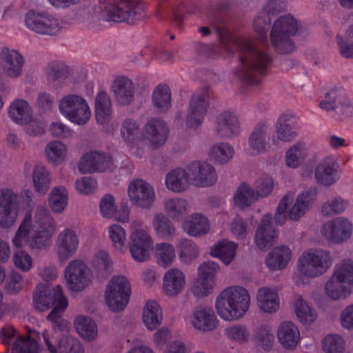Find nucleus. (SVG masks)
<instances>
[{
  "label": "nucleus",
  "instance_id": "1",
  "mask_svg": "<svg viewBox=\"0 0 353 353\" xmlns=\"http://www.w3.org/2000/svg\"><path fill=\"white\" fill-rule=\"evenodd\" d=\"M56 230V222L49 210L39 205L36 208L34 217L30 212L26 213L12 243L17 248L26 244L32 251H43L51 245L52 237Z\"/></svg>",
  "mask_w": 353,
  "mask_h": 353
},
{
  "label": "nucleus",
  "instance_id": "2",
  "mask_svg": "<svg viewBox=\"0 0 353 353\" xmlns=\"http://www.w3.org/2000/svg\"><path fill=\"white\" fill-rule=\"evenodd\" d=\"M235 46L239 64L234 74L248 85H258L272 63V57L266 49L256 41L248 39H238Z\"/></svg>",
  "mask_w": 353,
  "mask_h": 353
},
{
  "label": "nucleus",
  "instance_id": "3",
  "mask_svg": "<svg viewBox=\"0 0 353 353\" xmlns=\"http://www.w3.org/2000/svg\"><path fill=\"white\" fill-rule=\"evenodd\" d=\"M250 305L249 292L239 285L226 288L219 293L215 301L218 315L228 321L242 318L248 311Z\"/></svg>",
  "mask_w": 353,
  "mask_h": 353
},
{
  "label": "nucleus",
  "instance_id": "4",
  "mask_svg": "<svg viewBox=\"0 0 353 353\" xmlns=\"http://www.w3.org/2000/svg\"><path fill=\"white\" fill-rule=\"evenodd\" d=\"M101 17L106 21L133 24L144 17V5L140 0H98Z\"/></svg>",
  "mask_w": 353,
  "mask_h": 353
},
{
  "label": "nucleus",
  "instance_id": "5",
  "mask_svg": "<svg viewBox=\"0 0 353 353\" xmlns=\"http://www.w3.org/2000/svg\"><path fill=\"white\" fill-rule=\"evenodd\" d=\"M301 28V23L291 14H284L274 21L270 32V41L279 54L291 53L295 48L292 37Z\"/></svg>",
  "mask_w": 353,
  "mask_h": 353
},
{
  "label": "nucleus",
  "instance_id": "6",
  "mask_svg": "<svg viewBox=\"0 0 353 353\" xmlns=\"http://www.w3.org/2000/svg\"><path fill=\"white\" fill-rule=\"evenodd\" d=\"M333 257L330 251L311 248L304 251L297 261L299 273L307 279H315L325 274L332 266Z\"/></svg>",
  "mask_w": 353,
  "mask_h": 353
},
{
  "label": "nucleus",
  "instance_id": "7",
  "mask_svg": "<svg viewBox=\"0 0 353 353\" xmlns=\"http://www.w3.org/2000/svg\"><path fill=\"white\" fill-rule=\"evenodd\" d=\"M58 108L61 115L79 125H85L91 117V110L86 99L79 94H68L62 97Z\"/></svg>",
  "mask_w": 353,
  "mask_h": 353
},
{
  "label": "nucleus",
  "instance_id": "8",
  "mask_svg": "<svg viewBox=\"0 0 353 353\" xmlns=\"http://www.w3.org/2000/svg\"><path fill=\"white\" fill-rule=\"evenodd\" d=\"M129 249L133 259L137 262H144L150 259L153 240L148 232L142 229L143 223L133 220L130 223Z\"/></svg>",
  "mask_w": 353,
  "mask_h": 353
},
{
  "label": "nucleus",
  "instance_id": "9",
  "mask_svg": "<svg viewBox=\"0 0 353 353\" xmlns=\"http://www.w3.org/2000/svg\"><path fill=\"white\" fill-rule=\"evenodd\" d=\"M130 292V285L127 278L122 275L114 276L107 284L105 291V303L112 311H121L129 301Z\"/></svg>",
  "mask_w": 353,
  "mask_h": 353
},
{
  "label": "nucleus",
  "instance_id": "10",
  "mask_svg": "<svg viewBox=\"0 0 353 353\" xmlns=\"http://www.w3.org/2000/svg\"><path fill=\"white\" fill-rule=\"evenodd\" d=\"M42 339L46 350L50 353H84V349L79 341L57 330L52 334L47 331L42 332Z\"/></svg>",
  "mask_w": 353,
  "mask_h": 353
},
{
  "label": "nucleus",
  "instance_id": "11",
  "mask_svg": "<svg viewBox=\"0 0 353 353\" xmlns=\"http://www.w3.org/2000/svg\"><path fill=\"white\" fill-rule=\"evenodd\" d=\"M33 303L34 308L39 312L46 311L57 304V308H67L68 306L67 298L59 285L52 289L46 285H38L34 293Z\"/></svg>",
  "mask_w": 353,
  "mask_h": 353
},
{
  "label": "nucleus",
  "instance_id": "12",
  "mask_svg": "<svg viewBox=\"0 0 353 353\" xmlns=\"http://www.w3.org/2000/svg\"><path fill=\"white\" fill-rule=\"evenodd\" d=\"M26 26L40 34L55 35L62 28L61 23L53 15L42 11L29 10L25 16Z\"/></svg>",
  "mask_w": 353,
  "mask_h": 353
},
{
  "label": "nucleus",
  "instance_id": "13",
  "mask_svg": "<svg viewBox=\"0 0 353 353\" xmlns=\"http://www.w3.org/2000/svg\"><path fill=\"white\" fill-rule=\"evenodd\" d=\"M68 288L73 292H81L92 282V274L87 265L79 259L71 261L65 269Z\"/></svg>",
  "mask_w": 353,
  "mask_h": 353
},
{
  "label": "nucleus",
  "instance_id": "14",
  "mask_svg": "<svg viewBox=\"0 0 353 353\" xmlns=\"http://www.w3.org/2000/svg\"><path fill=\"white\" fill-rule=\"evenodd\" d=\"M128 195L132 205L141 209L151 208L156 198L153 187L140 179L130 182Z\"/></svg>",
  "mask_w": 353,
  "mask_h": 353
},
{
  "label": "nucleus",
  "instance_id": "15",
  "mask_svg": "<svg viewBox=\"0 0 353 353\" xmlns=\"http://www.w3.org/2000/svg\"><path fill=\"white\" fill-rule=\"evenodd\" d=\"M192 185L206 188L214 185L218 175L214 167L207 161H194L187 165Z\"/></svg>",
  "mask_w": 353,
  "mask_h": 353
},
{
  "label": "nucleus",
  "instance_id": "16",
  "mask_svg": "<svg viewBox=\"0 0 353 353\" xmlns=\"http://www.w3.org/2000/svg\"><path fill=\"white\" fill-rule=\"evenodd\" d=\"M3 343L12 345V353H37V342L29 336L19 334L12 325H7L0 331Z\"/></svg>",
  "mask_w": 353,
  "mask_h": 353
},
{
  "label": "nucleus",
  "instance_id": "17",
  "mask_svg": "<svg viewBox=\"0 0 353 353\" xmlns=\"http://www.w3.org/2000/svg\"><path fill=\"white\" fill-rule=\"evenodd\" d=\"M17 195L10 188L0 189V228H9L18 216Z\"/></svg>",
  "mask_w": 353,
  "mask_h": 353
},
{
  "label": "nucleus",
  "instance_id": "18",
  "mask_svg": "<svg viewBox=\"0 0 353 353\" xmlns=\"http://www.w3.org/2000/svg\"><path fill=\"white\" fill-rule=\"evenodd\" d=\"M352 223L345 217H337L325 223L321 234L328 241L341 243L349 239L352 234Z\"/></svg>",
  "mask_w": 353,
  "mask_h": 353
},
{
  "label": "nucleus",
  "instance_id": "19",
  "mask_svg": "<svg viewBox=\"0 0 353 353\" xmlns=\"http://www.w3.org/2000/svg\"><path fill=\"white\" fill-rule=\"evenodd\" d=\"M319 107L327 112H335L338 114L349 117L353 112L350 100L337 88L327 91L319 102Z\"/></svg>",
  "mask_w": 353,
  "mask_h": 353
},
{
  "label": "nucleus",
  "instance_id": "20",
  "mask_svg": "<svg viewBox=\"0 0 353 353\" xmlns=\"http://www.w3.org/2000/svg\"><path fill=\"white\" fill-rule=\"evenodd\" d=\"M142 134L152 148L158 149L165 143L169 134V128L163 119L150 118L143 125Z\"/></svg>",
  "mask_w": 353,
  "mask_h": 353
},
{
  "label": "nucleus",
  "instance_id": "21",
  "mask_svg": "<svg viewBox=\"0 0 353 353\" xmlns=\"http://www.w3.org/2000/svg\"><path fill=\"white\" fill-rule=\"evenodd\" d=\"M79 245V237L76 232L67 228L58 234L54 250L59 260L65 262L77 252Z\"/></svg>",
  "mask_w": 353,
  "mask_h": 353
},
{
  "label": "nucleus",
  "instance_id": "22",
  "mask_svg": "<svg viewBox=\"0 0 353 353\" xmlns=\"http://www.w3.org/2000/svg\"><path fill=\"white\" fill-rule=\"evenodd\" d=\"M25 63L23 57L17 50L3 48L0 52V68L10 78H17L22 74Z\"/></svg>",
  "mask_w": 353,
  "mask_h": 353
},
{
  "label": "nucleus",
  "instance_id": "23",
  "mask_svg": "<svg viewBox=\"0 0 353 353\" xmlns=\"http://www.w3.org/2000/svg\"><path fill=\"white\" fill-rule=\"evenodd\" d=\"M208 107V95L205 92L194 93L190 98L186 125L195 128L201 124Z\"/></svg>",
  "mask_w": 353,
  "mask_h": 353
},
{
  "label": "nucleus",
  "instance_id": "24",
  "mask_svg": "<svg viewBox=\"0 0 353 353\" xmlns=\"http://www.w3.org/2000/svg\"><path fill=\"white\" fill-rule=\"evenodd\" d=\"M112 163L110 155L99 151H92L82 156L78 169L81 173L105 171Z\"/></svg>",
  "mask_w": 353,
  "mask_h": 353
},
{
  "label": "nucleus",
  "instance_id": "25",
  "mask_svg": "<svg viewBox=\"0 0 353 353\" xmlns=\"http://www.w3.org/2000/svg\"><path fill=\"white\" fill-rule=\"evenodd\" d=\"M241 131V125L237 116L231 111H224L216 117L214 132L221 139H232Z\"/></svg>",
  "mask_w": 353,
  "mask_h": 353
},
{
  "label": "nucleus",
  "instance_id": "26",
  "mask_svg": "<svg viewBox=\"0 0 353 353\" xmlns=\"http://www.w3.org/2000/svg\"><path fill=\"white\" fill-rule=\"evenodd\" d=\"M190 322L193 327L202 332H211L215 330L219 321L211 307L198 306L190 316Z\"/></svg>",
  "mask_w": 353,
  "mask_h": 353
},
{
  "label": "nucleus",
  "instance_id": "27",
  "mask_svg": "<svg viewBox=\"0 0 353 353\" xmlns=\"http://www.w3.org/2000/svg\"><path fill=\"white\" fill-rule=\"evenodd\" d=\"M339 163L335 157L330 155L322 159L316 165L314 177L317 183L326 186L333 185L338 180Z\"/></svg>",
  "mask_w": 353,
  "mask_h": 353
},
{
  "label": "nucleus",
  "instance_id": "28",
  "mask_svg": "<svg viewBox=\"0 0 353 353\" xmlns=\"http://www.w3.org/2000/svg\"><path fill=\"white\" fill-rule=\"evenodd\" d=\"M272 219V215L270 214L263 215L256 230L254 242L261 250H266L272 246L277 236V231L271 222Z\"/></svg>",
  "mask_w": 353,
  "mask_h": 353
},
{
  "label": "nucleus",
  "instance_id": "29",
  "mask_svg": "<svg viewBox=\"0 0 353 353\" xmlns=\"http://www.w3.org/2000/svg\"><path fill=\"white\" fill-rule=\"evenodd\" d=\"M186 284L185 275L179 268H171L166 271L163 279V288L165 294L175 297L181 294Z\"/></svg>",
  "mask_w": 353,
  "mask_h": 353
},
{
  "label": "nucleus",
  "instance_id": "30",
  "mask_svg": "<svg viewBox=\"0 0 353 353\" xmlns=\"http://www.w3.org/2000/svg\"><path fill=\"white\" fill-rule=\"evenodd\" d=\"M316 191L309 188L299 194L290 208L288 210V217L292 221H298L312 205Z\"/></svg>",
  "mask_w": 353,
  "mask_h": 353
},
{
  "label": "nucleus",
  "instance_id": "31",
  "mask_svg": "<svg viewBox=\"0 0 353 353\" xmlns=\"http://www.w3.org/2000/svg\"><path fill=\"white\" fill-rule=\"evenodd\" d=\"M296 119L291 114H282L278 119L276 125V137L273 143L276 145L278 141L290 142L298 135Z\"/></svg>",
  "mask_w": 353,
  "mask_h": 353
},
{
  "label": "nucleus",
  "instance_id": "32",
  "mask_svg": "<svg viewBox=\"0 0 353 353\" xmlns=\"http://www.w3.org/2000/svg\"><path fill=\"white\" fill-rule=\"evenodd\" d=\"M111 90L116 101L122 105H128L134 100L135 86L126 77L117 78L111 85Z\"/></svg>",
  "mask_w": 353,
  "mask_h": 353
},
{
  "label": "nucleus",
  "instance_id": "33",
  "mask_svg": "<svg viewBox=\"0 0 353 353\" xmlns=\"http://www.w3.org/2000/svg\"><path fill=\"white\" fill-rule=\"evenodd\" d=\"M270 134L266 125H256L248 138V145L254 154H263L270 148Z\"/></svg>",
  "mask_w": 353,
  "mask_h": 353
},
{
  "label": "nucleus",
  "instance_id": "34",
  "mask_svg": "<svg viewBox=\"0 0 353 353\" xmlns=\"http://www.w3.org/2000/svg\"><path fill=\"white\" fill-rule=\"evenodd\" d=\"M165 185L170 190L181 193L188 189L192 184L187 165L185 168H177L166 174Z\"/></svg>",
  "mask_w": 353,
  "mask_h": 353
},
{
  "label": "nucleus",
  "instance_id": "35",
  "mask_svg": "<svg viewBox=\"0 0 353 353\" xmlns=\"http://www.w3.org/2000/svg\"><path fill=\"white\" fill-rule=\"evenodd\" d=\"M280 344L285 349L296 347L300 340V332L297 326L291 321L281 322L276 331Z\"/></svg>",
  "mask_w": 353,
  "mask_h": 353
},
{
  "label": "nucleus",
  "instance_id": "36",
  "mask_svg": "<svg viewBox=\"0 0 353 353\" xmlns=\"http://www.w3.org/2000/svg\"><path fill=\"white\" fill-rule=\"evenodd\" d=\"M292 251L286 245L275 247L265 259V265L273 271L283 270L292 259Z\"/></svg>",
  "mask_w": 353,
  "mask_h": 353
},
{
  "label": "nucleus",
  "instance_id": "37",
  "mask_svg": "<svg viewBox=\"0 0 353 353\" xmlns=\"http://www.w3.org/2000/svg\"><path fill=\"white\" fill-rule=\"evenodd\" d=\"M256 300L259 308L265 313H274L280 306L277 292L270 288H260L257 291Z\"/></svg>",
  "mask_w": 353,
  "mask_h": 353
},
{
  "label": "nucleus",
  "instance_id": "38",
  "mask_svg": "<svg viewBox=\"0 0 353 353\" xmlns=\"http://www.w3.org/2000/svg\"><path fill=\"white\" fill-rule=\"evenodd\" d=\"M8 117L17 124L27 125L32 119V110L26 100L17 99L10 103Z\"/></svg>",
  "mask_w": 353,
  "mask_h": 353
},
{
  "label": "nucleus",
  "instance_id": "39",
  "mask_svg": "<svg viewBox=\"0 0 353 353\" xmlns=\"http://www.w3.org/2000/svg\"><path fill=\"white\" fill-rule=\"evenodd\" d=\"M95 117L101 125L110 123L112 117V102L109 94L104 90H100L95 97Z\"/></svg>",
  "mask_w": 353,
  "mask_h": 353
},
{
  "label": "nucleus",
  "instance_id": "40",
  "mask_svg": "<svg viewBox=\"0 0 353 353\" xmlns=\"http://www.w3.org/2000/svg\"><path fill=\"white\" fill-rule=\"evenodd\" d=\"M152 105L159 112H166L172 107V92L166 84L155 87L151 96Z\"/></svg>",
  "mask_w": 353,
  "mask_h": 353
},
{
  "label": "nucleus",
  "instance_id": "41",
  "mask_svg": "<svg viewBox=\"0 0 353 353\" xmlns=\"http://www.w3.org/2000/svg\"><path fill=\"white\" fill-rule=\"evenodd\" d=\"M152 228L156 235L165 240H170L176 234V229L169 217L159 213L152 219Z\"/></svg>",
  "mask_w": 353,
  "mask_h": 353
},
{
  "label": "nucleus",
  "instance_id": "42",
  "mask_svg": "<svg viewBox=\"0 0 353 353\" xmlns=\"http://www.w3.org/2000/svg\"><path fill=\"white\" fill-rule=\"evenodd\" d=\"M238 244L223 239L210 248V254L220 259L225 265H229L234 259Z\"/></svg>",
  "mask_w": 353,
  "mask_h": 353
},
{
  "label": "nucleus",
  "instance_id": "43",
  "mask_svg": "<svg viewBox=\"0 0 353 353\" xmlns=\"http://www.w3.org/2000/svg\"><path fill=\"white\" fill-rule=\"evenodd\" d=\"M183 227L186 233L192 236L205 235L210 228L208 219L200 213L192 214L185 221Z\"/></svg>",
  "mask_w": 353,
  "mask_h": 353
},
{
  "label": "nucleus",
  "instance_id": "44",
  "mask_svg": "<svg viewBox=\"0 0 353 353\" xmlns=\"http://www.w3.org/2000/svg\"><path fill=\"white\" fill-rule=\"evenodd\" d=\"M234 152V148L232 145L219 142L211 146L208 152V158L216 164L225 165L232 160Z\"/></svg>",
  "mask_w": 353,
  "mask_h": 353
},
{
  "label": "nucleus",
  "instance_id": "45",
  "mask_svg": "<svg viewBox=\"0 0 353 353\" xmlns=\"http://www.w3.org/2000/svg\"><path fill=\"white\" fill-rule=\"evenodd\" d=\"M142 319L148 330L157 328L163 320L162 310L159 303L154 301H148L143 308Z\"/></svg>",
  "mask_w": 353,
  "mask_h": 353
},
{
  "label": "nucleus",
  "instance_id": "46",
  "mask_svg": "<svg viewBox=\"0 0 353 353\" xmlns=\"http://www.w3.org/2000/svg\"><path fill=\"white\" fill-rule=\"evenodd\" d=\"M165 211L170 218L181 221L190 209L189 202L183 198H169L164 202Z\"/></svg>",
  "mask_w": 353,
  "mask_h": 353
},
{
  "label": "nucleus",
  "instance_id": "47",
  "mask_svg": "<svg viewBox=\"0 0 353 353\" xmlns=\"http://www.w3.org/2000/svg\"><path fill=\"white\" fill-rule=\"evenodd\" d=\"M32 182L35 190L45 194L50 187L51 179L48 169L41 164H36L32 169Z\"/></svg>",
  "mask_w": 353,
  "mask_h": 353
},
{
  "label": "nucleus",
  "instance_id": "48",
  "mask_svg": "<svg viewBox=\"0 0 353 353\" xmlns=\"http://www.w3.org/2000/svg\"><path fill=\"white\" fill-rule=\"evenodd\" d=\"M258 199L254 189L245 182L240 184L234 194L235 205L241 209L250 206Z\"/></svg>",
  "mask_w": 353,
  "mask_h": 353
},
{
  "label": "nucleus",
  "instance_id": "49",
  "mask_svg": "<svg viewBox=\"0 0 353 353\" xmlns=\"http://www.w3.org/2000/svg\"><path fill=\"white\" fill-rule=\"evenodd\" d=\"M74 326L78 334L85 340L92 341L98 334L96 323L90 318L79 316L74 320Z\"/></svg>",
  "mask_w": 353,
  "mask_h": 353
},
{
  "label": "nucleus",
  "instance_id": "50",
  "mask_svg": "<svg viewBox=\"0 0 353 353\" xmlns=\"http://www.w3.org/2000/svg\"><path fill=\"white\" fill-rule=\"evenodd\" d=\"M308 155L307 149L303 142H297L285 153V165L290 168H298Z\"/></svg>",
  "mask_w": 353,
  "mask_h": 353
},
{
  "label": "nucleus",
  "instance_id": "51",
  "mask_svg": "<svg viewBox=\"0 0 353 353\" xmlns=\"http://www.w3.org/2000/svg\"><path fill=\"white\" fill-rule=\"evenodd\" d=\"M67 146L59 141H51L45 148V155L48 162L59 165L67 157Z\"/></svg>",
  "mask_w": 353,
  "mask_h": 353
},
{
  "label": "nucleus",
  "instance_id": "52",
  "mask_svg": "<svg viewBox=\"0 0 353 353\" xmlns=\"http://www.w3.org/2000/svg\"><path fill=\"white\" fill-rule=\"evenodd\" d=\"M294 309L297 319L303 324L312 323L316 318V310L301 296L295 298Z\"/></svg>",
  "mask_w": 353,
  "mask_h": 353
},
{
  "label": "nucleus",
  "instance_id": "53",
  "mask_svg": "<svg viewBox=\"0 0 353 353\" xmlns=\"http://www.w3.org/2000/svg\"><path fill=\"white\" fill-rule=\"evenodd\" d=\"M112 261L108 254L105 251L98 252L94 256L92 268L97 278L105 279L111 272Z\"/></svg>",
  "mask_w": 353,
  "mask_h": 353
},
{
  "label": "nucleus",
  "instance_id": "54",
  "mask_svg": "<svg viewBox=\"0 0 353 353\" xmlns=\"http://www.w3.org/2000/svg\"><path fill=\"white\" fill-rule=\"evenodd\" d=\"M331 276L325 286V293L333 300H339L347 297L351 293V287Z\"/></svg>",
  "mask_w": 353,
  "mask_h": 353
},
{
  "label": "nucleus",
  "instance_id": "55",
  "mask_svg": "<svg viewBox=\"0 0 353 353\" xmlns=\"http://www.w3.org/2000/svg\"><path fill=\"white\" fill-rule=\"evenodd\" d=\"M331 276L325 286V293L333 300H339L347 297L351 293V287Z\"/></svg>",
  "mask_w": 353,
  "mask_h": 353
},
{
  "label": "nucleus",
  "instance_id": "56",
  "mask_svg": "<svg viewBox=\"0 0 353 353\" xmlns=\"http://www.w3.org/2000/svg\"><path fill=\"white\" fill-rule=\"evenodd\" d=\"M155 257L160 266L167 268L171 265L175 260V249L172 244L168 243H157Z\"/></svg>",
  "mask_w": 353,
  "mask_h": 353
},
{
  "label": "nucleus",
  "instance_id": "57",
  "mask_svg": "<svg viewBox=\"0 0 353 353\" xmlns=\"http://www.w3.org/2000/svg\"><path fill=\"white\" fill-rule=\"evenodd\" d=\"M68 195L65 188L54 187L49 196V204L52 210L55 213H61L68 205Z\"/></svg>",
  "mask_w": 353,
  "mask_h": 353
},
{
  "label": "nucleus",
  "instance_id": "58",
  "mask_svg": "<svg viewBox=\"0 0 353 353\" xmlns=\"http://www.w3.org/2000/svg\"><path fill=\"white\" fill-rule=\"evenodd\" d=\"M120 132L123 140L128 144L135 143L141 136L139 124L132 119H125L123 121Z\"/></svg>",
  "mask_w": 353,
  "mask_h": 353
},
{
  "label": "nucleus",
  "instance_id": "59",
  "mask_svg": "<svg viewBox=\"0 0 353 353\" xmlns=\"http://www.w3.org/2000/svg\"><path fill=\"white\" fill-rule=\"evenodd\" d=\"M179 258L183 263H189L199 255L197 245L189 239H181L179 245Z\"/></svg>",
  "mask_w": 353,
  "mask_h": 353
},
{
  "label": "nucleus",
  "instance_id": "60",
  "mask_svg": "<svg viewBox=\"0 0 353 353\" xmlns=\"http://www.w3.org/2000/svg\"><path fill=\"white\" fill-rule=\"evenodd\" d=\"M294 200V193L292 192H288L281 198L274 216V221L276 224L282 225L285 223L288 216L287 210Z\"/></svg>",
  "mask_w": 353,
  "mask_h": 353
},
{
  "label": "nucleus",
  "instance_id": "61",
  "mask_svg": "<svg viewBox=\"0 0 353 353\" xmlns=\"http://www.w3.org/2000/svg\"><path fill=\"white\" fill-rule=\"evenodd\" d=\"M108 232L114 248L119 252L125 250L126 234L124 228L118 224H113L108 228Z\"/></svg>",
  "mask_w": 353,
  "mask_h": 353
},
{
  "label": "nucleus",
  "instance_id": "62",
  "mask_svg": "<svg viewBox=\"0 0 353 353\" xmlns=\"http://www.w3.org/2000/svg\"><path fill=\"white\" fill-rule=\"evenodd\" d=\"M351 287L353 283V262L345 261L336 265L332 276Z\"/></svg>",
  "mask_w": 353,
  "mask_h": 353
},
{
  "label": "nucleus",
  "instance_id": "63",
  "mask_svg": "<svg viewBox=\"0 0 353 353\" xmlns=\"http://www.w3.org/2000/svg\"><path fill=\"white\" fill-rule=\"evenodd\" d=\"M252 228L251 220L237 216L231 222L230 230L236 239H243L252 230Z\"/></svg>",
  "mask_w": 353,
  "mask_h": 353
},
{
  "label": "nucleus",
  "instance_id": "64",
  "mask_svg": "<svg viewBox=\"0 0 353 353\" xmlns=\"http://www.w3.org/2000/svg\"><path fill=\"white\" fill-rule=\"evenodd\" d=\"M322 345L326 353H343L345 351V341L339 334L327 335L323 339Z\"/></svg>",
  "mask_w": 353,
  "mask_h": 353
}]
</instances>
